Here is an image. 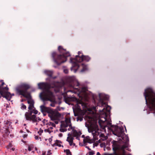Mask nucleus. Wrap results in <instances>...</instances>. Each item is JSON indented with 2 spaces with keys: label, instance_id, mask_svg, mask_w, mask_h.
<instances>
[{
  "label": "nucleus",
  "instance_id": "f257e3e1",
  "mask_svg": "<svg viewBox=\"0 0 155 155\" xmlns=\"http://www.w3.org/2000/svg\"><path fill=\"white\" fill-rule=\"evenodd\" d=\"M100 104L101 106L103 107L104 106L106 107L105 108V107L103 108L101 112L104 116V121L101 119L98 120V123L101 128L105 131V128L107 127L109 130L111 131L114 135L123 139L124 136L125 135L123 127H119L118 126L112 125L110 122L107 120L108 113H109L110 111V110L108 108L110 109V107L107 105L103 101H101Z\"/></svg>",
  "mask_w": 155,
  "mask_h": 155
},
{
  "label": "nucleus",
  "instance_id": "f03ea898",
  "mask_svg": "<svg viewBox=\"0 0 155 155\" xmlns=\"http://www.w3.org/2000/svg\"><path fill=\"white\" fill-rule=\"evenodd\" d=\"M91 58L88 56L82 55L81 56L76 55L75 58H71L70 61L72 63V66L71 68V70L73 71L74 73L79 69L81 70V72H83L87 71L88 69L87 65L84 64H80L79 62H81L83 61L87 62L89 61Z\"/></svg>",
  "mask_w": 155,
  "mask_h": 155
},
{
  "label": "nucleus",
  "instance_id": "7ed1b4c3",
  "mask_svg": "<svg viewBox=\"0 0 155 155\" xmlns=\"http://www.w3.org/2000/svg\"><path fill=\"white\" fill-rule=\"evenodd\" d=\"M58 50L60 54H58L56 52H54L51 55L54 62L57 65H59L66 62L67 58L71 55L70 53L61 46L58 47Z\"/></svg>",
  "mask_w": 155,
  "mask_h": 155
},
{
  "label": "nucleus",
  "instance_id": "20e7f679",
  "mask_svg": "<svg viewBox=\"0 0 155 155\" xmlns=\"http://www.w3.org/2000/svg\"><path fill=\"white\" fill-rule=\"evenodd\" d=\"M40 109L44 115H45L44 113H47L48 114V116L50 117L51 120H58L61 117V114L57 110L49 107H46L44 105L40 106Z\"/></svg>",
  "mask_w": 155,
  "mask_h": 155
},
{
  "label": "nucleus",
  "instance_id": "39448f33",
  "mask_svg": "<svg viewBox=\"0 0 155 155\" xmlns=\"http://www.w3.org/2000/svg\"><path fill=\"white\" fill-rule=\"evenodd\" d=\"M42 90L39 95L40 98L43 101H53L54 99V93L51 89V88H38Z\"/></svg>",
  "mask_w": 155,
  "mask_h": 155
},
{
  "label": "nucleus",
  "instance_id": "423d86ee",
  "mask_svg": "<svg viewBox=\"0 0 155 155\" xmlns=\"http://www.w3.org/2000/svg\"><path fill=\"white\" fill-rule=\"evenodd\" d=\"M47 80H49V83L47 82H40L38 84V87H62L61 85L64 84V83L58 81L50 80V78Z\"/></svg>",
  "mask_w": 155,
  "mask_h": 155
},
{
  "label": "nucleus",
  "instance_id": "0eeeda50",
  "mask_svg": "<svg viewBox=\"0 0 155 155\" xmlns=\"http://www.w3.org/2000/svg\"><path fill=\"white\" fill-rule=\"evenodd\" d=\"M38 111L35 109V108L31 111L26 112L25 116L27 120L32 121L33 122H37L36 119V116L35 114H38Z\"/></svg>",
  "mask_w": 155,
  "mask_h": 155
},
{
  "label": "nucleus",
  "instance_id": "6e6552de",
  "mask_svg": "<svg viewBox=\"0 0 155 155\" xmlns=\"http://www.w3.org/2000/svg\"><path fill=\"white\" fill-rule=\"evenodd\" d=\"M88 131L89 133H92L93 138L95 140H98L97 136L100 135L99 131L100 130L98 128V126L96 123L94 126H91L88 128Z\"/></svg>",
  "mask_w": 155,
  "mask_h": 155
},
{
  "label": "nucleus",
  "instance_id": "1a4fd4ad",
  "mask_svg": "<svg viewBox=\"0 0 155 155\" xmlns=\"http://www.w3.org/2000/svg\"><path fill=\"white\" fill-rule=\"evenodd\" d=\"M8 88H0V98L2 97L8 101L10 100L12 96H14V94H11L8 91Z\"/></svg>",
  "mask_w": 155,
  "mask_h": 155
},
{
  "label": "nucleus",
  "instance_id": "9d476101",
  "mask_svg": "<svg viewBox=\"0 0 155 155\" xmlns=\"http://www.w3.org/2000/svg\"><path fill=\"white\" fill-rule=\"evenodd\" d=\"M29 88H16V91L17 94L20 95H22L25 97H28L26 94H29L28 93L27 91Z\"/></svg>",
  "mask_w": 155,
  "mask_h": 155
},
{
  "label": "nucleus",
  "instance_id": "9b49d317",
  "mask_svg": "<svg viewBox=\"0 0 155 155\" xmlns=\"http://www.w3.org/2000/svg\"><path fill=\"white\" fill-rule=\"evenodd\" d=\"M65 102L68 104H69L71 102L77 100V99L75 97H65L64 98Z\"/></svg>",
  "mask_w": 155,
  "mask_h": 155
},
{
  "label": "nucleus",
  "instance_id": "f8f14e48",
  "mask_svg": "<svg viewBox=\"0 0 155 155\" xmlns=\"http://www.w3.org/2000/svg\"><path fill=\"white\" fill-rule=\"evenodd\" d=\"M28 103L29 104L28 109L30 111L32 110L34 108V102L32 100H29L27 101Z\"/></svg>",
  "mask_w": 155,
  "mask_h": 155
},
{
  "label": "nucleus",
  "instance_id": "ddd939ff",
  "mask_svg": "<svg viewBox=\"0 0 155 155\" xmlns=\"http://www.w3.org/2000/svg\"><path fill=\"white\" fill-rule=\"evenodd\" d=\"M4 124H5V130L6 131H8V129L9 127H12V126L11 125L12 122L8 120L5 121Z\"/></svg>",
  "mask_w": 155,
  "mask_h": 155
},
{
  "label": "nucleus",
  "instance_id": "4468645a",
  "mask_svg": "<svg viewBox=\"0 0 155 155\" xmlns=\"http://www.w3.org/2000/svg\"><path fill=\"white\" fill-rule=\"evenodd\" d=\"M4 124H5V130L6 131H8V129L9 127H12V126L11 125L12 122L8 120L5 121Z\"/></svg>",
  "mask_w": 155,
  "mask_h": 155
},
{
  "label": "nucleus",
  "instance_id": "2eb2a0df",
  "mask_svg": "<svg viewBox=\"0 0 155 155\" xmlns=\"http://www.w3.org/2000/svg\"><path fill=\"white\" fill-rule=\"evenodd\" d=\"M112 142L113 149L114 152H115L119 149L118 145L116 141L114 140Z\"/></svg>",
  "mask_w": 155,
  "mask_h": 155
},
{
  "label": "nucleus",
  "instance_id": "dca6fc26",
  "mask_svg": "<svg viewBox=\"0 0 155 155\" xmlns=\"http://www.w3.org/2000/svg\"><path fill=\"white\" fill-rule=\"evenodd\" d=\"M80 85V84L78 81H74L71 82L69 87H74L75 86L78 87Z\"/></svg>",
  "mask_w": 155,
  "mask_h": 155
},
{
  "label": "nucleus",
  "instance_id": "f3484780",
  "mask_svg": "<svg viewBox=\"0 0 155 155\" xmlns=\"http://www.w3.org/2000/svg\"><path fill=\"white\" fill-rule=\"evenodd\" d=\"M44 73L45 74L49 76L50 78L51 77H52V76L53 74V71L48 70H45L44 71Z\"/></svg>",
  "mask_w": 155,
  "mask_h": 155
},
{
  "label": "nucleus",
  "instance_id": "a211bd4d",
  "mask_svg": "<svg viewBox=\"0 0 155 155\" xmlns=\"http://www.w3.org/2000/svg\"><path fill=\"white\" fill-rule=\"evenodd\" d=\"M31 86L29 84L26 83H23L20 84V85L18 87H31Z\"/></svg>",
  "mask_w": 155,
  "mask_h": 155
},
{
  "label": "nucleus",
  "instance_id": "6ab92c4d",
  "mask_svg": "<svg viewBox=\"0 0 155 155\" xmlns=\"http://www.w3.org/2000/svg\"><path fill=\"white\" fill-rule=\"evenodd\" d=\"M74 138L71 137H67V141L69 142L70 145L71 146L72 145Z\"/></svg>",
  "mask_w": 155,
  "mask_h": 155
},
{
  "label": "nucleus",
  "instance_id": "aec40b11",
  "mask_svg": "<svg viewBox=\"0 0 155 155\" xmlns=\"http://www.w3.org/2000/svg\"><path fill=\"white\" fill-rule=\"evenodd\" d=\"M4 86V87H7V85H6L4 83L3 80H1L0 81V87H2Z\"/></svg>",
  "mask_w": 155,
  "mask_h": 155
},
{
  "label": "nucleus",
  "instance_id": "412c9836",
  "mask_svg": "<svg viewBox=\"0 0 155 155\" xmlns=\"http://www.w3.org/2000/svg\"><path fill=\"white\" fill-rule=\"evenodd\" d=\"M73 134L74 137L77 136H80V135L81 134V133H80V134H79V133H78V132L76 130H73Z\"/></svg>",
  "mask_w": 155,
  "mask_h": 155
},
{
  "label": "nucleus",
  "instance_id": "4be33fe9",
  "mask_svg": "<svg viewBox=\"0 0 155 155\" xmlns=\"http://www.w3.org/2000/svg\"><path fill=\"white\" fill-rule=\"evenodd\" d=\"M61 126L62 127H63L66 128L68 126L69 127L72 128L71 124H68L66 123H64L63 124H61Z\"/></svg>",
  "mask_w": 155,
  "mask_h": 155
},
{
  "label": "nucleus",
  "instance_id": "5701e85b",
  "mask_svg": "<svg viewBox=\"0 0 155 155\" xmlns=\"http://www.w3.org/2000/svg\"><path fill=\"white\" fill-rule=\"evenodd\" d=\"M64 152L66 153V155H72L69 149L64 150Z\"/></svg>",
  "mask_w": 155,
  "mask_h": 155
},
{
  "label": "nucleus",
  "instance_id": "b1692460",
  "mask_svg": "<svg viewBox=\"0 0 155 155\" xmlns=\"http://www.w3.org/2000/svg\"><path fill=\"white\" fill-rule=\"evenodd\" d=\"M61 142L60 140H56V142H55V143L56 144L57 146L61 147V144H60V143H61Z\"/></svg>",
  "mask_w": 155,
  "mask_h": 155
},
{
  "label": "nucleus",
  "instance_id": "393cba45",
  "mask_svg": "<svg viewBox=\"0 0 155 155\" xmlns=\"http://www.w3.org/2000/svg\"><path fill=\"white\" fill-rule=\"evenodd\" d=\"M21 108L22 110L26 109V106L24 105L23 103H21L20 105Z\"/></svg>",
  "mask_w": 155,
  "mask_h": 155
},
{
  "label": "nucleus",
  "instance_id": "a878e982",
  "mask_svg": "<svg viewBox=\"0 0 155 155\" xmlns=\"http://www.w3.org/2000/svg\"><path fill=\"white\" fill-rule=\"evenodd\" d=\"M65 123L68 124H71L70 119V118H66L65 120Z\"/></svg>",
  "mask_w": 155,
  "mask_h": 155
},
{
  "label": "nucleus",
  "instance_id": "bb28decb",
  "mask_svg": "<svg viewBox=\"0 0 155 155\" xmlns=\"http://www.w3.org/2000/svg\"><path fill=\"white\" fill-rule=\"evenodd\" d=\"M48 124L49 125L52 126L53 127H55L56 126L55 124L51 122H49Z\"/></svg>",
  "mask_w": 155,
  "mask_h": 155
},
{
  "label": "nucleus",
  "instance_id": "cd10ccee",
  "mask_svg": "<svg viewBox=\"0 0 155 155\" xmlns=\"http://www.w3.org/2000/svg\"><path fill=\"white\" fill-rule=\"evenodd\" d=\"M56 89H55L54 90V91L56 93H58L59 92L60 88H55Z\"/></svg>",
  "mask_w": 155,
  "mask_h": 155
},
{
  "label": "nucleus",
  "instance_id": "c85d7f7f",
  "mask_svg": "<svg viewBox=\"0 0 155 155\" xmlns=\"http://www.w3.org/2000/svg\"><path fill=\"white\" fill-rule=\"evenodd\" d=\"M67 130L66 129H60V131L61 132H64L67 131Z\"/></svg>",
  "mask_w": 155,
  "mask_h": 155
},
{
  "label": "nucleus",
  "instance_id": "c756f323",
  "mask_svg": "<svg viewBox=\"0 0 155 155\" xmlns=\"http://www.w3.org/2000/svg\"><path fill=\"white\" fill-rule=\"evenodd\" d=\"M44 131L45 132H48L49 133H50L51 132L49 128L45 129Z\"/></svg>",
  "mask_w": 155,
  "mask_h": 155
},
{
  "label": "nucleus",
  "instance_id": "7c9ffc66",
  "mask_svg": "<svg viewBox=\"0 0 155 155\" xmlns=\"http://www.w3.org/2000/svg\"><path fill=\"white\" fill-rule=\"evenodd\" d=\"M43 132V130H42L41 129L38 132V134H39L40 135H41V134Z\"/></svg>",
  "mask_w": 155,
  "mask_h": 155
},
{
  "label": "nucleus",
  "instance_id": "2f4dec72",
  "mask_svg": "<svg viewBox=\"0 0 155 155\" xmlns=\"http://www.w3.org/2000/svg\"><path fill=\"white\" fill-rule=\"evenodd\" d=\"M36 120H37V121L39 122V121L41 120V118H40L39 117H36Z\"/></svg>",
  "mask_w": 155,
  "mask_h": 155
},
{
  "label": "nucleus",
  "instance_id": "473e14b6",
  "mask_svg": "<svg viewBox=\"0 0 155 155\" xmlns=\"http://www.w3.org/2000/svg\"><path fill=\"white\" fill-rule=\"evenodd\" d=\"M12 145L11 143H9L8 146L7 147V148H9L10 147H12Z\"/></svg>",
  "mask_w": 155,
  "mask_h": 155
},
{
  "label": "nucleus",
  "instance_id": "72a5a7b5",
  "mask_svg": "<svg viewBox=\"0 0 155 155\" xmlns=\"http://www.w3.org/2000/svg\"><path fill=\"white\" fill-rule=\"evenodd\" d=\"M83 120V118L81 117H78L77 118V120H80V121H81Z\"/></svg>",
  "mask_w": 155,
  "mask_h": 155
},
{
  "label": "nucleus",
  "instance_id": "f704fd0d",
  "mask_svg": "<svg viewBox=\"0 0 155 155\" xmlns=\"http://www.w3.org/2000/svg\"><path fill=\"white\" fill-rule=\"evenodd\" d=\"M64 71L65 74H67L68 73V70L67 69H64Z\"/></svg>",
  "mask_w": 155,
  "mask_h": 155
},
{
  "label": "nucleus",
  "instance_id": "c9c22d12",
  "mask_svg": "<svg viewBox=\"0 0 155 155\" xmlns=\"http://www.w3.org/2000/svg\"><path fill=\"white\" fill-rule=\"evenodd\" d=\"M51 153L50 152V151H49L46 154V155H51Z\"/></svg>",
  "mask_w": 155,
  "mask_h": 155
},
{
  "label": "nucleus",
  "instance_id": "e433bc0d",
  "mask_svg": "<svg viewBox=\"0 0 155 155\" xmlns=\"http://www.w3.org/2000/svg\"><path fill=\"white\" fill-rule=\"evenodd\" d=\"M28 150L29 151H31L32 150V149L30 146L28 147Z\"/></svg>",
  "mask_w": 155,
  "mask_h": 155
},
{
  "label": "nucleus",
  "instance_id": "4c0bfd02",
  "mask_svg": "<svg viewBox=\"0 0 155 155\" xmlns=\"http://www.w3.org/2000/svg\"><path fill=\"white\" fill-rule=\"evenodd\" d=\"M99 136L100 137H103L104 136V134H101Z\"/></svg>",
  "mask_w": 155,
  "mask_h": 155
},
{
  "label": "nucleus",
  "instance_id": "58836bf2",
  "mask_svg": "<svg viewBox=\"0 0 155 155\" xmlns=\"http://www.w3.org/2000/svg\"><path fill=\"white\" fill-rule=\"evenodd\" d=\"M94 154V153L91 152H89V155H92Z\"/></svg>",
  "mask_w": 155,
  "mask_h": 155
},
{
  "label": "nucleus",
  "instance_id": "ea45409f",
  "mask_svg": "<svg viewBox=\"0 0 155 155\" xmlns=\"http://www.w3.org/2000/svg\"><path fill=\"white\" fill-rule=\"evenodd\" d=\"M57 76H54V77H52H52H51L50 78H51L53 79H55V78H57Z\"/></svg>",
  "mask_w": 155,
  "mask_h": 155
},
{
  "label": "nucleus",
  "instance_id": "a19ab883",
  "mask_svg": "<svg viewBox=\"0 0 155 155\" xmlns=\"http://www.w3.org/2000/svg\"><path fill=\"white\" fill-rule=\"evenodd\" d=\"M35 139L36 140H38V136H35Z\"/></svg>",
  "mask_w": 155,
  "mask_h": 155
},
{
  "label": "nucleus",
  "instance_id": "79ce46f5",
  "mask_svg": "<svg viewBox=\"0 0 155 155\" xmlns=\"http://www.w3.org/2000/svg\"><path fill=\"white\" fill-rule=\"evenodd\" d=\"M129 141V138L128 137H126V141L127 142L128 141Z\"/></svg>",
  "mask_w": 155,
  "mask_h": 155
},
{
  "label": "nucleus",
  "instance_id": "37998d69",
  "mask_svg": "<svg viewBox=\"0 0 155 155\" xmlns=\"http://www.w3.org/2000/svg\"><path fill=\"white\" fill-rule=\"evenodd\" d=\"M82 54V53L81 52L79 51H78V56H80V54Z\"/></svg>",
  "mask_w": 155,
  "mask_h": 155
},
{
  "label": "nucleus",
  "instance_id": "c03bdc74",
  "mask_svg": "<svg viewBox=\"0 0 155 155\" xmlns=\"http://www.w3.org/2000/svg\"><path fill=\"white\" fill-rule=\"evenodd\" d=\"M80 137V136H76L75 137H76V139H77L79 140V137Z\"/></svg>",
  "mask_w": 155,
  "mask_h": 155
},
{
  "label": "nucleus",
  "instance_id": "a18cd8bd",
  "mask_svg": "<svg viewBox=\"0 0 155 155\" xmlns=\"http://www.w3.org/2000/svg\"><path fill=\"white\" fill-rule=\"evenodd\" d=\"M42 155H46V152H43Z\"/></svg>",
  "mask_w": 155,
  "mask_h": 155
},
{
  "label": "nucleus",
  "instance_id": "49530a36",
  "mask_svg": "<svg viewBox=\"0 0 155 155\" xmlns=\"http://www.w3.org/2000/svg\"><path fill=\"white\" fill-rule=\"evenodd\" d=\"M50 105L52 107H54V104H51Z\"/></svg>",
  "mask_w": 155,
  "mask_h": 155
},
{
  "label": "nucleus",
  "instance_id": "de8ad7c7",
  "mask_svg": "<svg viewBox=\"0 0 155 155\" xmlns=\"http://www.w3.org/2000/svg\"><path fill=\"white\" fill-rule=\"evenodd\" d=\"M59 136L60 137H62V134H61V133H60V134H59Z\"/></svg>",
  "mask_w": 155,
  "mask_h": 155
},
{
  "label": "nucleus",
  "instance_id": "09e8293b",
  "mask_svg": "<svg viewBox=\"0 0 155 155\" xmlns=\"http://www.w3.org/2000/svg\"><path fill=\"white\" fill-rule=\"evenodd\" d=\"M48 140H49V142H51L52 141V139L51 138H49Z\"/></svg>",
  "mask_w": 155,
  "mask_h": 155
},
{
  "label": "nucleus",
  "instance_id": "8fccbe9b",
  "mask_svg": "<svg viewBox=\"0 0 155 155\" xmlns=\"http://www.w3.org/2000/svg\"><path fill=\"white\" fill-rule=\"evenodd\" d=\"M74 115L75 116H78V114H75L74 112Z\"/></svg>",
  "mask_w": 155,
  "mask_h": 155
},
{
  "label": "nucleus",
  "instance_id": "3c124183",
  "mask_svg": "<svg viewBox=\"0 0 155 155\" xmlns=\"http://www.w3.org/2000/svg\"><path fill=\"white\" fill-rule=\"evenodd\" d=\"M97 155H101V154L99 152H97Z\"/></svg>",
  "mask_w": 155,
  "mask_h": 155
},
{
  "label": "nucleus",
  "instance_id": "603ef678",
  "mask_svg": "<svg viewBox=\"0 0 155 155\" xmlns=\"http://www.w3.org/2000/svg\"><path fill=\"white\" fill-rule=\"evenodd\" d=\"M82 88V89L83 90H86L87 89V88H85V87H84V88Z\"/></svg>",
  "mask_w": 155,
  "mask_h": 155
},
{
  "label": "nucleus",
  "instance_id": "864d4df0",
  "mask_svg": "<svg viewBox=\"0 0 155 155\" xmlns=\"http://www.w3.org/2000/svg\"><path fill=\"white\" fill-rule=\"evenodd\" d=\"M55 123L56 124H58V121H55Z\"/></svg>",
  "mask_w": 155,
  "mask_h": 155
},
{
  "label": "nucleus",
  "instance_id": "5fc2aeb1",
  "mask_svg": "<svg viewBox=\"0 0 155 155\" xmlns=\"http://www.w3.org/2000/svg\"><path fill=\"white\" fill-rule=\"evenodd\" d=\"M27 136V134H25V135H24V138H25V137H26Z\"/></svg>",
  "mask_w": 155,
  "mask_h": 155
},
{
  "label": "nucleus",
  "instance_id": "6e6d98bb",
  "mask_svg": "<svg viewBox=\"0 0 155 155\" xmlns=\"http://www.w3.org/2000/svg\"><path fill=\"white\" fill-rule=\"evenodd\" d=\"M49 128V129H53V127H50Z\"/></svg>",
  "mask_w": 155,
  "mask_h": 155
},
{
  "label": "nucleus",
  "instance_id": "4d7b16f0",
  "mask_svg": "<svg viewBox=\"0 0 155 155\" xmlns=\"http://www.w3.org/2000/svg\"><path fill=\"white\" fill-rule=\"evenodd\" d=\"M86 147L89 150H91V149L90 148H89L88 147H87V146Z\"/></svg>",
  "mask_w": 155,
  "mask_h": 155
},
{
  "label": "nucleus",
  "instance_id": "13d9d810",
  "mask_svg": "<svg viewBox=\"0 0 155 155\" xmlns=\"http://www.w3.org/2000/svg\"><path fill=\"white\" fill-rule=\"evenodd\" d=\"M72 145H73L74 146L75 145V144L74 143H72Z\"/></svg>",
  "mask_w": 155,
  "mask_h": 155
},
{
  "label": "nucleus",
  "instance_id": "bf43d9fd",
  "mask_svg": "<svg viewBox=\"0 0 155 155\" xmlns=\"http://www.w3.org/2000/svg\"><path fill=\"white\" fill-rule=\"evenodd\" d=\"M83 141H84V142H85V139H84Z\"/></svg>",
  "mask_w": 155,
  "mask_h": 155
},
{
  "label": "nucleus",
  "instance_id": "052dcab7",
  "mask_svg": "<svg viewBox=\"0 0 155 155\" xmlns=\"http://www.w3.org/2000/svg\"><path fill=\"white\" fill-rule=\"evenodd\" d=\"M13 151H14V149H13V148H12V149Z\"/></svg>",
  "mask_w": 155,
  "mask_h": 155
},
{
  "label": "nucleus",
  "instance_id": "680f3d73",
  "mask_svg": "<svg viewBox=\"0 0 155 155\" xmlns=\"http://www.w3.org/2000/svg\"><path fill=\"white\" fill-rule=\"evenodd\" d=\"M87 142H88V143H90V142H89V141H88V140H87Z\"/></svg>",
  "mask_w": 155,
  "mask_h": 155
},
{
  "label": "nucleus",
  "instance_id": "e2e57ef3",
  "mask_svg": "<svg viewBox=\"0 0 155 155\" xmlns=\"http://www.w3.org/2000/svg\"><path fill=\"white\" fill-rule=\"evenodd\" d=\"M21 102H23V100H21Z\"/></svg>",
  "mask_w": 155,
  "mask_h": 155
},
{
  "label": "nucleus",
  "instance_id": "0e129e2a",
  "mask_svg": "<svg viewBox=\"0 0 155 155\" xmlns=\"http://www.w3.org/2000/svg\"><path fill=\"white\" fill-rule=\"evenodd\" d=\"M86 87L84 86V87Z\"/></svg>",
  "mask_w": 155,
  "mask_h": 155
},
{
  "label": "nucleus",
  "instance_id": "69168bd1",
  "mask_svg": "<svg viewBox=\"0 0 155 155\" xmlns=\"http://www.w3.org/2000/svg\"><path fill=\"white\" fill-rule=\"evenodd\" d=\"M81 133V132H78V133H79V134H80V133Z\"/></svg>",
  "mask_w": 155,
  "mask_h": 155
},
{
  "label": "nucleus",
  "instance_id": "338daca9",
  "mask_svg": "<svg viewBox=\"0 0 155 155\" xmlns=\"http://www.w3.org/2000/svg\"><path fill=\"white\" fill-rule=\"evenodd\" d=\"M77 89V90H78V88H77V89Z\"/></svg>",
  "mask_w": 155,
  "mask_h": 155
},
{
  "label": "nucleus",
  "instance_id": "774afa93",
  "mask_svg": "<svg viewBox=\"0 0 155 155\" xmlns=\"http://www.w3.org/2000/svg\"><path fill=\"white\" fill-rule=\"evenodd\" d=\"M69 134H68V135L69 136Z\"/></svg>",
  "mask_w": 155,
  "mask_h": 155
}]
</instances>
